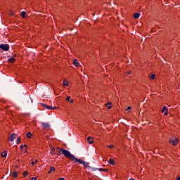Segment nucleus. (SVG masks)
<instances>
[{"instance_id":"obj_1","label":"nucleus","mask_w":180,"mask_h":180,"mask_svg":"<svg viewBox=\"0 0 180 180\" xmlns=\"http://www.w3.org/2000/svg\"><path fill=\"white\" fill-rule=\"evenodd\" d=\"M62 154L66 157V158H70V160H72V161H75L77 158L74 156V155L71 154V153L65 149H63L62 150Z\"/></svg>"},{"instance_id":"obj_2","label":"nucleus","mask_w":180,"mask_h":180,"mask_svg":"<svg viewBox=\"0 0 180 180\" xmlns=\"http://www.w3.org/2000/svg\"><path fill=\"white\" fill-rule=\"evenodd\" d=\"M179 139L178 138L173 136L169 139V143L172 146H176L179 143Z\"/></svg>"},{"instance_id":"obj_3","label":"nucleus","mask_w":180,"mask_h":180,"mask_svg":"<svg viewBox=\"0 0 180 180\" xmlns=\"http://www.w3.org/2000/svg\"><path fill=\"white\" fill-rule=\"evenodd\" d=\"M75 162H79V164H82V165H84V167H85L86 168H88V167H89V163L80 159H75Z\"/></svg>"},{"instance_id":"obj_4","label":"nucleus","mask_w":180,"mask_h":180,"mask_svg":"<svg viewBox=\"0 0 180 180\" xmlns=\"http://www.w3.org/2000/svg\"><path fill=\"white\" fill-rule=\"evenodd\" d=\"M0 49H1V50H4V51H8V50H9V46L8 44H1L0 45Z\"/></svg>"},{"instance_id":"obj_5","label":"nucleus","mask_w":180,"mask_h":180,"mask_svg":"<svg viewBox=\"0 0 180 180\" xmlns=\"http://www.w3.org/2000/svg\"><path fill=\"white\" fill-rule=\"evenodd\" d=\"M41 126L43 129H49V127H50V124H49V122H41Z\"/></svg>"},{"instance_id":"obj_6","label":"nucleus","mask_w":180,"mask_h":180,"mask_svg":"<svg viewBox=\"0 0 180 180\" xmlns=\"http://www.w3.org/2000/svg\"><path fill=\"white\" fill-rule=\"evenodd\" d=\"M165 112V116H167L168 115V108H167L166 106H163L162 109V113Z\"/></svg>"},{"instance_id":"obj_7","label":"nucleus","mask_w":180,"mask_h":180,"mask_svg":"<svg viewBox=\"0 0 180 180\" xmlns=\"http://www.w3.org/2000/svg\"><path fill=\"white\" fill-rule=\"evenodd\" d=\"M63 150H64V149L63 148H56V154H57L58 155H61V153H63Z\"/></svg>"},{"instance_id":"obj_8","label":"nucleus","mask_w":180,"mask_h":180,"mask_svg":"<svg viewBox=\"0 0 180 180\" xmlns=\"http://www.w3.org/2000/svg\"><path fill=\"white\" fill-rule=\"evenodd\" d=\"M15 139H16V134H11L10 137H9L10 141H13V140H15Z\"/></svg>"},{"instance_id":"obj_9","label":"nucleus","mask_w":180,"mask_h":180,"mask_svg":"<svg viewBox=\"0 0 180 180\" xmlns=\"http://www.w3.org/2000/svg\"><path fill=\"white\" fill-rule=\"evenodd\" d=\"M87 141L89 144H92L94 143V138H92L91 136H89L87 138Z\"/></svg>"},{"instance_id":"obj_10","label":"nucleus","mask_w":180,"mask_h":180,"mask_svg":"<svg viewBox=\"0 0 180 180\" xmlns=\"http://www.w3.org/2000/svg\"><path fill=\"white\" fill-rule=\"evenodd\" d=\"M73 65H75V67H79V62H78V60L77 59L74 60Z\"/></svg>"},{"instance_id":"obj_11","label":"nucleus","mask_w":180,"mask_h":180,"mask_svg":"<svg viewBox=\"0 0 180 180\" xmlns=\"http://www.w3.org/2000/svg\"><path fill=\"white\" fill-rule=\"evenodd\" d=\"M109 164H110V165H115L116 163L115 162V160H113V159L110 158L108 160Z\"/></svg>"},{"instance_id":"obj_12","label":"nucleus","mask_w":180,"mask_h":180,"mask_svg":"<svg viewBox=\"0 0 180 180\" xmlns=\"http://www.w3.org/2000/svg\"><path fill=\"white\" fill-rule=\"evenodd\" d=\"M8 63H15V61H16V60L15 59L14 57H12V58H9V59L8 60Z\"/></svg>"},{"instance_id":"obj_13","label":"nucleus","mask_w":180,"mask_h":180,"mask_svg":"<svg viewBox=\"0 0 180 180\" xmlns=\"http://www.w3.org/2000/svg\"><path fill=\"white\" fill-rule=\"evenodd\" d=\"M63 85L64 86H68V85H69L68 81H67L66 79H64V80H63Z\"/></svg>"},{"instance_id":"obj_14","label":"nucleus","mask_w":180,"mask_h":180,"mask_svg":"<svg viewBox=\"0 0 180 180\" xmlns=\"http://www.w3.org/2000/svg\"><path fill=\"white\" fill-rule=\"evenodd\" d=\"M134 19H139V18H140V13H136L134 15Z\"/></svg>"},{"instance_id":"obj_15","label":"nucleus","mask_w":180,"mask_h":180,"mask_svg":"<svg viewBox=\"0 0 180 180\" xmlns=\"http://www.w3.org/2000/svg\"><path fill=\"white\" fill-rule=\"evenodd\" d=\"M56 171V168L55 167H51L50 170L49 171L48 174H51V172H54Z\"/></svg>"},{"instance_id":"obj_16","label":"nucleus","mask_w":180,"mask_h":180,"mask_svg":"<svg viewBox=\"0 0 180 180\" xmlns=\"http://www.w3.org/2000/svg\"><path fill=\"white\" fill-rule=\"evenodd\" d=\"M42 106H44V108H46V109H49V110H51V106H50V105L43 104Z\"/></svg>"},{"instance_id":"obj_17","label":"nucleus","mask_w":180,"mask_h":180,"mask_svg":"<svg viewBox=\"0 0 180 180\" xmlns=\"http://www.w3.org/2000/svg\"><path fill=\"white\" fill-rule=\"evenodd\" d=\"M1 157L5 158L8 155V153H6V151L4 150L3 153H1Z\"/></svg>"},{"instance_id":"obj_18","label":"nucleus","mask_w":180,"mask_h":180,"mask_svg":"<svg viewBox=\"0 0 180 180\" xmlns=\"http://www.w3.org/2000/svg\"><path fill=\"white\" fill-rule=\"evenodd\" d=\"M12 176L13 177V178H16V177H18V172H13V173H12Z\"/></svg>"},{"instance_id":"obj_19","label":"nucleus","mask_w":180,"mask_h":180,"mask_svg":"<svg viewBox=\"0 0 180 180\" xmlns=\"http://www.w3.org/2000/svg\"><path fill=\"white\" fill-rule=\"evenodd\" d=\"M112 103H108L107 104H105V106H108V109H112Z\"/></svg>"},{"instance_id":"obj_20","label":"nucleus","mask_w":180,"mask_h":180,"mask_svg":"<svg viewBox=\"0 0 180 180\" xmlns=\"http://www.w3.org/2000/svg\"><path fill=\"white\" fill-rule=\"evenodd\" d=\"M51 150H52L51 154H56V148L51 147Z\"/></svg>"},{"instance_id":"obj_21","label":"nucleus","mask_w":180,"mask_h":180,"mask_svg":"<svg viewBox=\"0 0 180 180\" xmlns=\"http://www.w3.org/2000/svg\"><path fill=\"white\" fill-rule=\"evenodd\" d=\"M22 175H23L24 178H26V176L27 175H29V173L25 171V172H23Z\"/></svg>"},{"instance_id":"obj_22","label":"nucleus","mask_w":180,"mask_h":180,"mask_svg":"<svg viewBox=\"0 0 180 180\" xmlns=\"http://www.w3.org/2000/svg\"><path fill=\"white\" fill-rule=\"evenodd\" d=\"M27 137L28 139H32V133L31 132H27Z\"/></svg>"},{"instance_id":"obj_23","label":"nucleus","mask_w":180,"mask_h":180,"mask_svg":"<svg viewBox=\"0 0 180 180\" xmlns=\"http://www.w3.org/2000/svg\"><path fill=\"white\" fill-rule=\"evenodd\" d=\"M21 16H22V18H26V12L22 11V12L21 13Z\"/></svg>"},{"instance_id":"obj_24","label":"nucleus","mask_w":180,"mask_h":180,"mask_svg":"<svg viewBox=\"0 0 180 180\" xmlns=\"http://www.w3.org/2000/svg\"><path fill=\"white\" fill-rule=\"evenodd\" d=\"M32 162V165H34L35 164H37V162H39V160H36L35 162L33 161V159L31 160Z\"/></svg>"},{"instance_id":"obj_25","label":"nucleus","mask_w":180,"mask_h":180,"mask_svg":"<svg viewBox=\"0 0 180 180\" xmlns=\"http://www.w3.org/2000/svg\"><path fill=\"white\" fill-rule=\"evenodd\" d=\"M97 169H98V171H103L104 172H106V171H108V169H103V168H99Z\"/></svg>"},{"instance_id":"obj_26","label":"nucleus","mask_w":180,"mask_h":180,"mask_svg":"<svg viewBox=\"0 0 180 180\" xmlns=\"http://www.w3.org/2000/svg\"><path fill=\"white\" fill-rule=\"evenodd\" d=\"M150 77L151 78V79H154L155 78V75L152 74V75H150Z\"/></svg>"},{"instance_id":"obj_27","label":"nucleus","mask_w":180,"mask_h":180,"mask_svg":"<svg viewBox=\"0 0 180 180\" xmlns=\"http://www.w3.org/2000/svg\"><path fill=\"white\" fill-rule=\"evenodd\" d=\"M66 101H67L68 102H70V101H71V96H68V97L66 98Z\"/></svg>"},{"instance_id":"obj_28","label":"nucleus","mask_w":180,"mask_h":180,"mask_svg":"<svg viewBox=\"0 0 180 180\" xmlns=\"http://www.w3.org/2000/svg\"><path fill=\"white\" fill-rule=\"evenodd\" d=\"M17 144H20V139L19 137L17 138Z\"/></svg>"},{"instance_id":"obj_29","label":"nucleus","mask_w":180,"mask_h":180,"mask_svg":"<svg viewBox=\"0 0 180 180\" xmlns=\"http://www.w3.org/2000/svg\"><path fill=\"white\" fill-rule=\"evenodd\" d=\"M51 109H52V110H56V109H58V108L56 107V106H54V107H51Z\"/></svg>"},{"instance_id":"obj_30","label":"nucleus","mask_w":180,"mask_h":180,"mask_svg":"<svg viewBox=\"0 0 180 180\" xmlns=\"http://www.w3.org/2000/svg\"><path fill=\"white\" fill-rule=\"evenodd\" d=\"M130 110H131V108L130 106L127 107V108L126 109L127 111Z\"/></svg>"},{"instance_id":"obj_31","label":"nucleus","mask_w":180,"mask_h":180,"mask_svg":"<svg viewBox=\"0 0 180 180\" xmlns=\"http://www.w3.org/2000/svg\"><path fill=\"white\" fill-rule=\"evenodd\" d=\"M23 147H24L23 145H21L20 147V150H22V151H23Z\"/></svg>"},{"instance_id":"obj_32","label":"nucleus","mask_w":180,"mask_h":180,"mask_svg":"<svg viewBox=\"0 0 180 180\" xmlns=\"http://www.w3.org/2000/svg\"><path fill=\"white\" fill-rule=\"evenodd\" d=\"M31 180H37V177H32Z\"/></svg>"},{"instance_id":"obj_33","label":"nucleus","mask_w":180,"mask_h":180,"mask_svg":"<svg viewBox=\"0 0 180 180\" xmlns=\"http://www.w3.org/2000/svg\"><path fill=\"white\" fill-rule=\"evenodd\" d=\"M69 102H70V103H74V100L71 99V100H70Z\"/></svg>"},{"instance_id":"obj_34","label":"nucleus","mask_w":180,"mask_h":180,"mask_svg":"<svg viewBox=\"0 0 180 180\" xmlns=\"http://www.w3.org/2000/svg\"><path fill=\"white\" fill-rule=\"evenodd\" d=\"M127 74H128V75H130V74H131V71H130V70L128 71V72H127Z\"/></svg>"},{"instance_id":"obj_35","label":"nucleus","mask_w":180,"mask_h":180,"mask_svg":"<svg viewBox=\"0 0 180 180\" xmlns=\"http://www.w3.org/2000/svg\"><path fill=\"white\" fill-rule=\"evenodd\" d=\"M109 148H113V145H110V146H109Z\"/></svg>"},{"instance_id":"obj_36","label":"nucleus","mask_w":180,"mask_h":180,"mask_svg":"<svg viewBox=\"0 0 180 180\" xmlns=\"http://www.w3.org/2000/svg\"><path fill=\"white\" fill-rule=\"evenodd\" d=\"M24 147H25L26 149L27 148V145H25Z\"/></svg>"},{"instance_id":"obj_37","label":"nucleus","mask_w":180,"mask_h":180,"mask_svg":"<svg viewBox=\"0 0 180 180\" xmlns=\"http://www.w3.org/2000/svg\"><path fill=\"white\" fill-rule=\"evenodd\" d=\"M176 180H180V177L177 178V179H176Z\"/></svg>"},{"instance_id":"obj_38","label":"nucleus","mask_w":180,"mask_h":180,"mask_svg":"<svg viewBox=\"0 0 180 180\" xmlns=\"http://www.w3.org/2000/svg\"><path fill=\"white\" fill-rule=\"evenodd\" d=\"M25 153H27V150H25Z\"/></svg>"}]
</instances>
